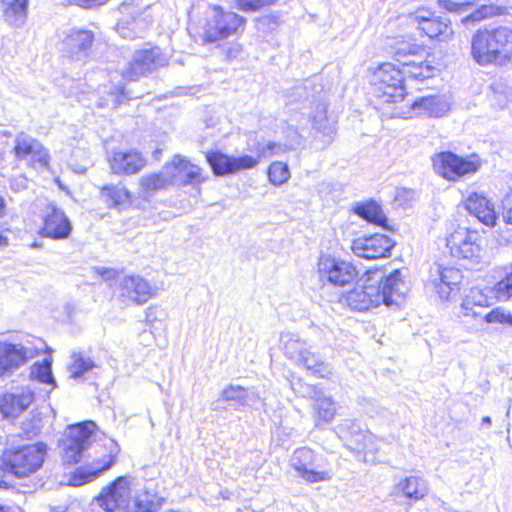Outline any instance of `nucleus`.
I'll return each mask as SVG.
<instances>
[{
	"label": "nucleus",
	"mask_w": 512,
	"mask_h": 512,
	"mask_svg": "<svg viewBox=\"0 0 512 512\" xmlns=\"http://www.w3.org/2000/svg\"><path fill=\"white\" fill-rule=\"evenodd\" d=\"M28 0H2L5 21L13 26H21L27 17Z\"/></svg>",
	"instance_id": "7c9ffc66"
},
{
	"label": "nucleus",
	"mask_w": 512,
	"mask_h": 512,
	"mask_svg": "<svg viewBox=\"0 0 512 512\" xmlns=\"http://www.w3.org/2000/svg\"><path fill=\"white\" fill-rule=\"evenodd\" d=\"M276 0H236L237 6L244 12H256L274 4Z\"/></svg>",
	"instance_id": "8fccbe9b"
},
{
	"label": "nucleus",
	"mask_w": 512,
	"mask_h": 512,
	"mask_svg": "<svg viewBox=\"0 0 512 512\" xmlns=\"http://www.w3.org/2000/svg\"><path fill=\"white\" fill-rule=\"evenodd\" d=\"M130 494L129 481L126 477H118L97 498V501L105 511L113 512L125 505Z\"/></svg>",
	"instance_id": "a878e982"
},
{
	"label": "nucleus",
	"mask_w": 512,
	"mask_h": 512,
	"mask_svg": "<svg viewBox=\"0 0 512 512\" xmlns=\"http://www.w3.org/2000/svg\"><path fill=\"white\" fill-rule=\"evenodd\" d=\"M94 40L93 33L84 29H72L62 41V52L71 59L85 60Z\"/></svg>",
	"instance_id": "412c9836"
},
{
	"label": "nucleus",
	"mask_w": 512,
	"mask_h": 512,
	"mask_svg": "<svg viewBox=\"0 0 512 512\" xmlns=\"http://www.w3.org/2000/svg\"><path fill=\"white\" fill-rule=\"evenodd\" d=\"M487 303L488 300L486 296L482 294L480 289L472 288L470 289L469 294L464 298L460 308L469 310L471 309L469 305H475V307L483 308L487 306Z\"/></svg>",
	"instance_id": "de8ad7c7"
},
{
	"label": "nucleus",
	"mask_w": 512,
	"mask_h": 512,
	"mask_svg": "<svg viewBox=\"0 0 512 512\" xmlns=\"http://www.w3.org/2000/svg\"><path fill=\"white\" fill-rule=\"evenodd\" d=\"M71 231V222L65 215L64 211L50 205L47 208L42 234L51 239L61 240L68 238Z\"/></svg>",
	"instance_id": "5701e85b"
},
{
	"label": "nucleus",
	"mask_w": 512,
	"mask_h": 512,
	"mask_svg": "<svg viewBox=\"0 0 512 512\" xmlns=\"http://www.w3.org/2000/svg\"><path fill=\"white\" fill-rule=\"evenodd\" d=\"M403 67V74L410 76L416 80H425L433 77L435 73V67L427 61L412 59L409 62H405Z\"/></svg>",
	"instance_id": "4c0bfd02"
},
{
	"label": "nucleus",
	"mask_w": 512,
	"mask_h": 512,
	"mask_svg": "<svg viewBox=\"0 0 512 512\" xmlns=\"http://www.w3.org/2000/svg\"><path fill=\"white\" fill-rule=\"evenodd\" d=\"M354 212L364 220L381 226L385 229L387 226V218L383 213L381 206L375 201H369L363 204H359L355 207Z\"/></svg>",
	"instance_id": "473e14b6"
},
{
	"label": "nucleus",
	"mask_w": 512,
	"mask_h": 512,
	"mask_svg": "<svg viewBox=\"0 0 512 512\" xmlns=\"http://www.w3.org/2000/svg\"><path fill=\"white\" fill-rule=\"evenodd\" d=\"M10 188L15 192H19V191L26 189L27 188V178L24 176H19V177L11 179Z\"/></svg>",
	"instance_id": "6e6d98bb"
},
{
	"label": "nucleus",
	"mask_w": 512,
	"mask_h": 512,
	"mask_svg": "<svg viewBox=\"0 0 512 512\" xmlns=\"http://www.w3.org/2000/svg\"><path fill=\"white\" fill-rule=\"evenodd\" d=\"M8 244V238L0 234V247Z\"/></svg>",
	"instance_id": "69168bd1"
},
{
	"label": "nucleus",
	"mask_w": 512,
	"mask_h": 512,
	"mask_svg": "<svg viewBox=\"0 0 512 512\" xmlns=\"http://www.w3.org/2000/svg\"><path fill=\"white\" fill-rule=\"evenodd\" d=\"M114 459L115 457L111 453L106 454L89 466L80 469L79 475L83 478L84 482L91 481L100 476L103 472L109 470L114 463Z\"/></svg>",
	"instance_id": "58836bf2"
},
{
	"label": "nucleus",
	"mask_w": 512,
	"mask_h": 512,
	"mask_svg": "<svg viewBox=\"0 0 512 512\" xmlns=\"http://www.w3.org/2000/svg\"><path fill=\"white\" fill-rule=\"evenodd\" d=\"M121 8H122L123 10H126L127 6H126L125 4H123V5L121 6Z\"/></svg>",
	"instance_id": "774afa93"
},
{
	"label": "nucleus",
	"mask_w": 512,
	"mask_h": 512,
	"mask_svg": "<svg viewBox=\"0 0 512 512\" xmlns=\"http://www.w3.org/2000/svg\"><path fill=\"white\" fill-rule=\"evenodd\" d=\"M258 403L262 406L265 405L259 393L255 389H246L245 406L255 407Z\"/></svg>",
	"instance_id": "864d4df0"
},
{
	"label": "nucleus",
	"mask_w": 512,
	"mask_h": 512,
	"mask_svg": "<svg viewBox=\"0 0 512 512\" xmlns=\"http://www.w3.org/2000/svg\"><path fill=\"white\" fill-rule=\"evenodd\" d=\"M490 101L493 106L502 109L508 105L512 98V88L504 79H497L490 85Z\"/></svg>",
	"instance_id": "e433bc0d"
},
{
	"label": "nucleus",
	"mask_w": 512,
	"mask_h": 512,
	"mask_svg": "<svg viewBox=\"0 0 512 512\" xmlns=\"http://www.w3.org/2000/svg\"><path fill=\"white\" fill-rule=\"evenodd\" d=\"M100 195L109 209L122 211L132 204L131 192L122 183L104 185L100 189Z\"/></svg>",
	"instance_id": "cd10ccee"
},
{
	"label": "nucleus",
	"mask_w": 512,
	"mask_h": 512,
	"mask_svg": "<svg viewBox=\"0 0 512 512\" xmlns=\"http://www.w3.org/2000/svg\"><path fill=\"white\" fill-rule=\"evenodd\" d=\"M34 357V352L21 343L0 340V378L10 377Z\"/></svg>",
	"instance_id": "dca6fc26"
},
{
	"label": "nucleus",
	"mask_w": 512,
	"mask_h": 512,
	"mask_svg": "<svg viewBox=\"0 0 512 512\" xmlns=\"http://www.w3.org/2000/svg\"><path fill=\"white\" fill-rule=\"evenodd\" d=\"M290 171L287 164L276 161L268 168L269 181L275 186H281L290 179Z\"/></svg>",
	"instance_id": "a18cd8bd"
},
{
	"label": "nucleus",
	"mask_w": 512,
	"mask_h": 512,
	"mask_svg": "<svg viewBox=\"0 0 512 512\" xmlns=\"http://www.w3.org/2000/svg\"><path fill=\"white\" fill-rule=\"evenodd\" d=\"M371 84L376 96L384 102L396 103L405 97L403 71L391 63H384L373 72Z\"/></svg>",
	"instance_id": "1a4fd4ad"
},
{
	"label": "nucleus",
	"mask_w": 512,
	"mask_h": 512,
	"mask_svg": "<svg viewBox=\"0 0 512 512\" xmlns=\"http://www.w3.org/2000/svg\"><path fill=\"white\" fill-rule=\"evenodd\" d=\"M505 8L500 5H482L478 13L481 14V18H489L498 15H502L504 13Z\"/></svg>",
	"instance_id": "603ef678"
},
{
	"label": "nucleus",
	"mask_w": 512,
	"mask_h": 512,
	"mask_svg": "<svg viewBox=\"0 0 512 512\" xmlns=\"http://www.w3.org/2000/svg\"><path fill=\"white\" fill-rule=\"evenodd\" d=\"M280 341L284 354L297 363L300 359H303V355L307 353L306 342L292 333L282 334Z\"/></svg>",
	"instance_id": "f704fd0d"
},
{
	"label": "nucleus",
	"mask_w": 512,
	"mask_h": 512,
	"mask_svg": "<svg viewBox=\"0 0 512 512\" xmlns=\"http://www.w3.org/2000/svg\"><path fill=\"white\" fill-rule=\"evenodd\" d=\"M432 162L435 172L449 181H458L465 175L473 174L481 165L476 155L464 158L450 151L434 155Z\"/></svg>",
	"instance_id": "9d476101"
},
{
	"label": "nucleus",
	"mask_w": 512,
	"mask_h": 512,
	"mask_svg": "<svg viewBox=\"0 0 512 512\" xmlns=\"http://www.w3.org/2000/svg\"><path fill=\"white\" fill-rule=\"evenodd\" d=\"M108 161L112 173L117 175L136 174L146 165V160L135 150L113 151Z\"/></svg>",
	"instance_id": "b1692460"
},
{
	"label": "nucleus",
	"mask_w": 512,
	"mask_h": 512,
	"mask_svg": "<svg viewBox=\"0 0 512 512\" xmlns=\"http://www.w3.org/2000/svg\"><path fill=\"white\" fill-rule=\"evenodd\" d=\"M470 48L471 58L481 67L512 64V26L497 25L476 30Z\"/></svg>",
	"instance_id": "f03ea898"
},
{
	"label": "nucleus",
	"mask_w": 512,
	"mask_h": 512,
	"mask_svg": "<svg viewBox=\"0 0 512 512\" xmlns=\"http://www.w3.org/2000/svg\"><path fill=\"white\" fill-rule=\"evenodd\" d=\"M318 273L323 283L340 287L352 283L358 275L352 263L330 255H322L319 258Z\"/></svg>",
	"instance_id": "ddd939ff"
},
{
	"label": "nucleus",
	"mask_w": 512,
	"mask_h": 512,
	"mask_svg": "<svg viewBox=\"0 0 512 512\" xmlns=\"http://www.w3.org/2000/svg\"><path fill=\"white\" fill-rule=\"evenodd\" d=\"M505 275L494 288L495 296L499 301L512 300V264L504 269Z\"/></svg>",
	"instance_id": "c03bdc74"
},
{
	"label": "nucleus",
	"mask_w": 512,
	"mask_h": 512,
	"mask_svg": "<svg viewBox=\"0 0 512 512\" xmlns=\"http://www.w3.org/2000/svg\"><path fill=\"white\" fill-rule=\"evenodd\" d=\"M70 1L78 6L90 8V7H93L96 5H101L106 0H70Z\"/></svg>",
	"instance_id": "13d9d810"
},
{
	"label": "nucleus",
	"mask_w": 512,
	"mask_h": 512,
	"mask_svg": "<svg viewBox=\"0 0 512 512\" xmlns=\"http://www.w3.org/2000/svg\"><path fill=\"white\" fill-rule=\"evenodd\" d=\"M34 399L30 388L20 393H6L0 398V412L5 418L15 417L18 413L29 407Z\"/></svg>",
	"instance_id": "c85d7f7f"
},
{
	"label": "nucleus",
	"mask_w": 512,
	"mask_h": 512,
	"mask_svg": "<svg viewBox=\"0 0 512 512\" xmlns=\"http://www.w3.org/2000/svg\"><path fill=\"white\" fill-rule=\"evenodd\" d=\"M308 122H312L313 127L324 134L332 132V124L327 118V107L323 103L316 104L314 113L308 119Z\"/></svg>",
	"instance_id": "37998d69"
},
{
	"label": "nucleus",
	"mask_w": 512,
	"mask_h": 512,
	"mask_svg": "<svg viewBox=\"0 0 512 512\" xmlns=\"http://www.w3.org/2000/svg\"><path fill=\"white\" fill-rule=\"evenodd\" d=\"M410 108L417 116L440 118L449 112L450 101L442 94L423 96L413 101Z\"/></svg>",
	"instance_id": "393cba45"
},
{
	"label": "nucleus",
	"mask_w": 512,
	"mask_h": 512,
	"mask_svg": "<svg viewBox=\"0 0 512 512\" xmlns=\"http://www.w3.org/2000/svg\"><path fill=\"white\" fill-rule=\"evenodd\" d=\"M153 295L151 284L139 275L123 277L119 282V297L123 303L144 304Z\"/></svg>",
	"instance_id": "6ab92c4d"
},
{
	"label": "nucleus",
	"mask_w": 512,
	"mask_h": 512,
	"mask_svg": "<svg viewBox=\"0 0 512 512\" xmlns=\"http://www.w3.org/2000/svg\"><path fill=\"white\" fill-rule=\"evenodd\" d=\"M10 474L3 468V463L0 465V488H7L10 485Z\"/></svg>",
	"instance_id": "bf43d9fd"
},
{
	"label": "nucleus",
	"mask_w": 512,
	"mask_h": 512,
	"mask_svg": "<svg viewBox=\"0 0 512 512\" xmlns=\"http://www.w3.org/2000/svg\"><path fill=\"white\" fill-rule=\"evenodd\" d=\"M242 53V46L238 43H231L225 51L227 59H236Z\"/></svg>",
	"instance_id": "5fc2aeb1"
},
{
	"label": "nucleus",
	"mask_w": 512,
	"mask_h": 512,
	"mask_svg": "<svg viewBox=\"0 0 512 512\" xmlns=\"http://www.w3.org/2000/svg\"><path fill=\"white\" fill-rule=\"evenodd\" d=\"M502 215L507 224L512 225V191L507 193L502 200Z\"/></svg>",
	"instance_id": "3c124183"
},
{
	"label": "nucleus",
	"mask_w": 512,
	"mask_h": 512,
	"mask_svg": "<svg viewBox=\"0 0 512 512\" xmlns=\"http://www.w3.org/2000/svg\"><path fill=\"white\" fill-rule=\"evenodd\" d=\"M282 151L283 148L280 144L269 142L258 146L257 158L250 155L234 157L220 151H210L206 153V160L216 176H224L252 169L257 166L259 158H268Z\"/></svg>",
	"instance_id": "423d86ee"
},
{
	"label": "nucleus",
	"mask_w": 512,
	"mask_h": 512,
	"mask_svg": "<svg viewBox=\"0 0 512 512\" xmlns=\"http://www.w3.org/2000/svg\"><path fill=\"white\" fill-rule=\"evenodd\" d=\"M168 186L170 184L164 167L159 173L145 174L139 179L140 193L145 198Z\"/></svg>",
	"instance_id": "2f4dec72"
},
{
	"label": "nucleus",
	"mask_w": 512,
	"mask_h": 512,
	"mask_svg": "<svg viewBox=\"0 0 512 512\" xmlns=\"http://www.w3.org/2000/svg\"><path fill=\"white\" fill-rule=\"evenodd\" d=\"M120 97H126V91H125L124 87H122L119 90V95L116 96V100H115L116 103H121Z\"/></svg>",
	"instance_id": "0e129e2a"
},
{
	"label": "nucleus",
	"mask_w": 512,
	"mask_h": 512,
	"mask_svg": "<svg viewBox=\"0 0 512 512\" xmlns=\"http://www.w3.org/2000/svg\"><path fill=\"white\" fill-rule=\"evenodd\" d=\"M170 186L199 185L206 181L202 169L180 155L164 166Z\"/></svg>",
	"instance_id": "2eb2a0df"
},
{
	"label": "nucleus",
	"mask_w": 512,
	"mask_h": 512,
	"mask_svg": "<svg viewBox=\"0 0 512 512\" xmlns=\"http://www.w3.org/2000/svg\"><path fill=\"white\" fill-rule=\"evenodd\" d=\"M245 395L246 388L231 384L222 390L220 398L230 406L242 407L245 406Z\"/></svg>",
	"instance_id": "a19ab883"
},
{
	"label": "nucleus",
	"mask_w": 512,
	"mask_h": 512,
	"mask_svg": "<svg viewBox=\"0 0 512 512\" xmlns=\"http://www.w3.org/2000/svg\"><path fill=\"white\" fill-rule=\"evenodd\" d=\"M95 272L105 280L114 279L116 276V271L109 268H95Z\"/></svg>",
	"instance_id": "4d7b16f0"
},
{
	"label": "nucleus",
	"mask_w": 512,
	"mask_h": 512,
	"mask_svg": "<svg viewBox=\"0 0 512 512\" xmlns=\"http://www.w3.org/2000/svg\"><path fill=\"white\" fill-rule=\"evenodd\" d=\"M95 428L96 424L93 421H84L71 425L65 430L59 444L64 464L72 465L82 460L91 446Z\"/></svg>",
	"instance_id": "6e6552de"
},
{
	"label": "nucleus",
	"mask_w": 512,
	"mask_h": 512,
	"mask_svg": "<svg viewBox=\"0 0 512 512\" xmlns=\"http://www.w3.org/2000/svg\"><path fill=\"white\" fill-rule=\"evenodd\" d=\"M289 465L307 484L330 481L333 477L327 458L309 447L297 448L289 459Z\"/></svg>",
	"instance_id": "0eeeda50"
},
{
	"label": "nucleus",
	"mask_w": 512,
	"mask_h": 512,
	"mask_svg": "<svg viewBox=\"0 0 512 512\" xmlns=\"http://www.w3.org/2000/svg\"><path fill=\"white\" fill-rule=\"evenodd\" d=\"M6 211V202L5 199L0 196V218H2L5 215Z\"/></svg>",
	"instance_id": "e2e57ef3"
},
{
	"label": "nucleus",
	"mask_w": 512,
	"mask_h": 512,
	"mask_svg": "<svg viewBox=\"0 0 512 512\" xmlns=\"http://www.w3.org/2000/svg\"><path fill=\"white\" fill-rule=\"evenodd\" d=\"M405 283L401 272L396 269L387 277H369L363 286H357L349 291L343 302L356 311H366L372 307L384 304L388 307L399 306L405 295Z\"/></svg>",
	"instance_id": "f257e3e1"
},
{
	"label": "nucleus",
	"mask_w": 512,
	"mask_h": 512,
	"mask_svg": "<svg viewBox=\"0 0 512 512\" xmlns=\"http://www.w3.org/2000/svg\"><path fill=\"white\" fill-rule=\"evenodd\" d=\"M471 309L469 310H466V309H462L461 308V314L463 316H471L473 317L474 319H477V318H481L482 315L481 313L477 310L479 309L478 307H475V305H469Z\"/></svg>",
	"instance_id": "052dcab7"
},
{
	"label": "nucleus",
	"mask_w": 512,
	"mask_h": 512,
	"mask_svg": "<svg viewBox=\"0 0 512 512\" xmlns=\"http://www.w3.org/2000/svg\"><path fill=\"white\" fill-rule=\"evenodd\" d=\"M335 431L351 451L375 453L379 449V440L370 431L360 429L353 420H342Z\"/></svg>",
	"instance_id": "f8f14e48"
},
{
	"label": "nucleus",
	"mask_w": 512,
	"mask_h": 512,
	"mask_svg": "<svg viewBox=\"0 0 512 512\" xmlns=\"http://www.w3.org/2000/svg\"><path fill=\"white\" fill-rule=\"evenodd\" d=\"M395 242L386 235L373 234L355 239L351 249L353 253L364 259H378L387 257Z\"/></svg>",
	"instance_id": "a211bd4d"
},
{
	"label": "nucleus",
	"mask_w": 512,
	"mask_h": 512,
	"mask_svg": "<svg viewBox=\"0 0 512 512\" xmlns=\"http://www.w3.org/2000/svg\"><path fill=\"white\" fill-rule=\"evenodd\" d=\"M167 64V57L158 47L137 50L127 67L123 69L122 76L126 80L133 81Z\"/></svg>",
	"instance_id": "9b49d317"
},
{
	"label": "nucleus",
	"mask_w": 512,
	"mask_h": 512,
	"mask_svg": "<svg viewBox=\"0 0 512 512\" xmlns=\"http://www.w3.org/2000/svg\"><path fill=\"white\" fill-rule=\"evenodd\" d=\"M298 363L303 365L312 374L319 377H328L331 374L330 366L323 362L318 355L311 353L308 349L307 353L303 355V359H300Z\"/></svg>",
	"instance_id": "ea45409f"
},
{
	"label": "nucleus",
	"mask_w": 512,
	"mask_h": 512,
	"mask_svg": "<svg viewBox=\"0 0 512 512\" xmlns=\"http://www.w3.org/2000/svg\"><path fill=\"white\" fill-rule=\"evenodd\" d=\"M30 376L41 383L49 384L54 388L56 386L55 379L51 370V361L44 359L42 363H34L31 367Z\"/></svg>",
	"instance_id": "79ce46f5"
},
{
	"label": "nucleus",
	"mask_w": 512,
	"mask_h": 512,
	"mask_svg": "<svg viewBox=\"0 0 512 512\" xmlns=\"http://www.w3.org/2000/svg\"><path fill=\"white\" fill-rule=\"evenodd\" d=\"M452 257L471 268L486 262V239L477 231L458 227L446 239Z\"/></svg>",
	"instance_id": "39448f33"
},
{
	"label": "nucleus",
	"mask_w": 512,
	"mask_h": 512,
	"mask_svg": "<svg viewBox=\"0 0 512 512\" xmlns=\"http://www.w3.org/2000/svg\"><path fill=\"white\" fill-rule=\"evenodd\" d=\"M304 396L315 398L313 408L317 427H319L320 422L330 423L334 419L337 407L336 402L331 397L321 395L315 387H308Z\"/></svg>",
	"instance_id": "c756f323"
},
{
	"label": "nucleus",
	"mask_w": 512,
	"mask_h": 512,
	"mask_svg": "<svg viewBox=\"0 0 512 512\" xmlns=\"http://www.w3.org/2000/svg\"><path fill=\"white\" fill-rule=\"evenodd\" d=\"M483 319L487 323H500L512 325V315L500 307L492 309L483 317Z\"/></svg>",
	"instance_id": "09e8293b"
},
{
	"label": "nucleus",
	"mask_w": 512,
	"mask_h": 512,
	"mask_svg": "<svg viewBox=\"0 0 512 512\" xmlns=\"http://www.w3.org/2000/svg\"><path fill=\"white\" fill-rule=\"evenodd\" d=\"M408 18L412 25H415L418 30L430 39L437 38L443 41L452 34V29L446 19L435 16L425 8L418 9L409 14Z\"/></svg>",
	"instance_id": "f3484780"
},
{
	"label": "nucleus",
	"mask_w": 512,
	"mask_h": 512,
	"mask_svg": "<svg viewBox=\"0 0 512 512\" xmlns=\"http://www.w3.org/2000/svg\"><path fill=\"white\" fill-rule=\"evenodd\" d=\"M482 424L488 425V426L491 425V418L489 416H484L482 418Z\"/></svg>",
	"instance_id": "338daca9"
},
{
	"label": "nucleus",
	"mask_w": 512,
	"mask_h": 512,
	"mask_svg": "<svg viewBox=\"0 0 512 512\" xmlns=\"http://www.w3.org/2000/svg\"><path fill=\"white\" fill-rule=\"evenodd\" d=\"M117 31L123 38H133L136 36V34L125 27L123 23L117 25Z\"/></svg>",
	"instance_id": "680f3d73"
},
{
	"label": "nucleus",
	"mask_w": 512,
	"mask_h": 512,
	"mask_svg": "<svg viewBox=\"0 0 512 512\" xmlns=\"http://www.w3.org/2000/svg\"><path fill=\"white\" fill-rule=\"evenodd\" d=\"M465 209L487 226L496 224L497 213L494 204L483 194L472 192L464 202Z\"/></svg>",
	"instance_id": "bb28decb"
},
{
	"label": "nucleus",
	"mask_w": 512,
	"mask_h": 512,
	"mask_svg": "<svg viewBox=\"0 0 512 512\" xmlns=\"http://www.w3.org/2000/svg\"><path fill=\"white\" fill-rule=\"evenodd\" d=\"M462 280V273L455 267H444L434 263L430 268L429 281L432 283L441 299H448Z\"/></svg>",
	"instance_id": "aec40b11"
},
{
	"label": "nucleus",
	"mask_w": 512,
	"mask_h": 512,
	"mask_svg": "<svg viewBox=\"0 0 512 512\" xmlns=\"http://www.w3.org/2000/svg\"><path fill=\"white\" fill-rule=\"evenodd\" d=\"M42 429V419L39 415H32L31 418L23 421L21 423V433L22 437L30 439L40 433Z\"/></svg>",
	"instance_id": "49530a36"
},
{
	"label": "nucleus",
	"mask_w": 512,
	"mask_h": 512,
	"mask_svg": "<svg viewBox=\"0 0 512 512\" xmlns=\"http://www.w3.org/2000/svg\"><path fill=\"white\" fill-rule=\"evenodd\" d=\"M429 483L423 477L410 475L401 477L393 486L392 494L405 498L409 504L423 500L429 493Z\"/></svg>",
	"instance_id": "4be33fe9"
},
{
	"label": "nucleus",
	"mask_w": 512,
	"mask_h": 512,
	"mask_svg": "<svg viewBox=\"0 0 512 512\" xmlns=\"http://www.w3.org/2000/svg\"><path fill=\"white\" fill-rule=\"evenodd\" d=\"M392 49L393 57L402 66L405 64V62H409L412 60V58H417L425 52L422 45L405 40L397 41Z\"/></svg>",
	"instance_id": "c9c22d12"
},
{
	"label": "nucleus",
	"mask_w": 512,
	"mask_h": 512,
	"mask_svg": "<svg viewBox=\"0 0 512 512\" xmlns=\"http://www.w3.org/2000/svg\"><path fill=\"white\" fill-rule=\"evenodd\" d=\"M46 454L44 443L6 448L1 455V462L10 476L25 478L42 467Z\"/></svg>",
	"instance_id": "20e7f679"
},
{
	"label": "nucleus",
	"mask_w": 512,
	"mask_h": 512,
	"mask_svg": "<svg viewBox=\"0 0 512 512\" xmlns=\"http://www.w3.org/2000/svg\"><path fill=\"white\" fill-rule=\"evenodd\" d=\"M95 367L94 361L89 356H86L82 352L71 353L70 363L68 364V371L71 378L84 380L85 374L91 372Z\"/></svg>",
	"instance_id": "72a5a7b5"
},
{
	"label": "nucleus",
	"mask_w": 512,
	"mask_h": 512,
	"mask_svg": "<svg viewBox=\"0 0 512 512\" xmlns=\"http://www.w3.org/2000/svg\"><path fill=\"white\" fill-rule=\"evenodd\" d=\"M244 24L245 19L237 13L212 5L199 28V38L204 44L217 43L237 34Z\"/></svg>",
	"instance_id": "7ed1b4c3"
},
{
	"label": "nucleus",
	"mask_w": 512,
	"mask_h": 512,
	"mask_svg": "<svg viewBox=\"0 0 512 512\" xmlns=\"http://www.w3.org/2000/svg\"><path fill=\"white\" fill-rule=\"evenodd\" d=\"M12 152L15 159L33 168L47 167L49 153L42 143L31 135L20 132L13 140Z\"/></svg>",
	"instance_id": "4468645a"
}]
</instances>
